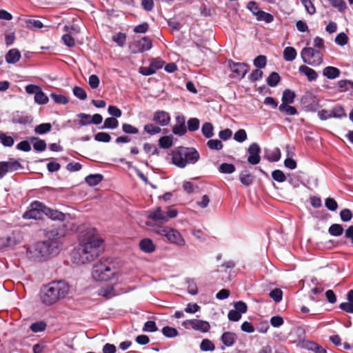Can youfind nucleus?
<instances>
[{
  "label": "nucleus",
  "mask_w": 353,
  "mask_h": 353,
  "mask_svg": "<svg viewBox=\"0 0 353 353\" xmlns=\"http://www.w3.org/2000/svg\"><path fill=\"white\" fill-rule=\"evenodd\" d=\"M249 157L248 161L252 165H256L260 162V152L261 148L259 145L254 143L251 144L248 148Z\"/></svg>",
  "instance_id": "14"
},
{
  "label": "nucleus",
  "mask_w": 353,
  "mask_h": 353,
  "mask_svg": "<svg viewBox=\"0 0 353 353\" xmlns=\"http://www.w3.org/2000/svg\"><path fill=\"white\" fill-rule=\"evenodd\" d=\"M50 97L54 100V101L57 103L66 104L68 103V99L64 95L52 93L50 94Z\"/></svg>",
  "instance_id": "55"
},
{
  "label": "nucleus",
  "mask_w": 353,
  "mask_h": 353,
  "mask_svg": "<svg viewBox=\"0 0 353 353\" xmlns=\"http://www.w3.org/2000/svg\"><path fill=\"white\" fill-rule=\"evenodd\" d=\"M301 3L304 6L305 10L309 14L312 15L316 12V8L310 0H303Z\"/></svg>",
  "instance_id": "57"
},
{
  "label": "nucleus",
  "mask_w": 353,
  "mask_h": 353,
  "mask_svg": "<svg viewBox=\"0 0 353 353\" xmlns=\"http://www.w3.org/2000/svg\"><path fill=\"white\" fill-rule=\"evenodd\" d=\"M94 139L99 142L108 143L111 140V137L107 132H98L95 134Z\"/></svg>",
  "instance_id": "49"
},
{
  "label": "nucleus",
  "mask_w": 353,
  "mask_h": 353,
  "mask_svg": "<svg viewBox=\"0 0 353 353\" xmlns=\"http://www.w3.org/2000/svg\"><path fill=\"white\" fill-rule=\"evenodd\" d=\"M98 295L101 296L107 299L114 297L117 295L114 287L112 285H105L100 288L98 290Z\"/></svg>",
  "instance_id": "17"
},
{
  "label": "nucleus",
  "mask_w": 353,
  "mask_h": 353,
  "mask_svg": "<svg viewBox=\"0 0 353 353\" xmlns=\"http://www.w3.org/2000/svg\"><path fill=\"white\" fill-rule=\"evenodd\" d=\"M21 57V52L17 48L10 50L6 54V61L8 63H16Z\"/></svg>",
  "instance_id": "20"
},
{
  "label": "nucleus",
  "mask_w": 353,
  "mask_h": 353,
  "mask_svg": "<svg viewBox=\"0 0 353 353\" xmlns=\"http://www.w3.org/2000/svg\"><path fill=\"white\" fill-rule=\"evenodd\" d=\"M308 350L313 351L315 353H327L325 349L314 342H308L306 344Z\"/></svg>",
  "instance_id": "35"
},
{
  "label": "nucleus",
  "mask_w": 353,
  "mask_h": 353,
  "mask_svg": "<svg viewBox=\"0 0 353 353\" xmlns=\"http://www.w3.org/2000/svg\"><path fill=\"white\" fill-rule=\"evenodd\" d=\"M280 80L279 74L276 72H273L267 78V83L270 87H275L278 85Z\"/></svg>",
  "instance_id": "32"
},
{
  "label": "nucleus",
  "mask_w": 353,
  "mask_h": 353,
  "mask_svg": "<svg viewBox=\"0 0 353 353\" xmlns=\"http://www.w3.org/2000/svg\"><path fill=\"white\" fill-rule=\"evenodd\" d=\"M21 167L20 163L13 159L0 162V179H2L8 172L16 171Z\"/></svg>",
  "instance_id": "12"
},
{
  "label": "nucleus",
  "mask_w": 353,
  "mask_h": 353,
  "mask_svg": "<svg viewBox=\"0 0 353 353\" xmlns=\"http://www.w3.org/2000/svg\"><path fill=\"white\" fill-rule=\"evenodd\" d=\"M159 145L163 148H169L173 144L172 136H164L159 140Z\"/></svg>",
  "instance_id": "37"
},
{
  "label": "nucleus",
  "mask_w": 353,
  "mask_h": 353,
  "mask_svg": "<svg viewBox=\"0 0 353 353\" xmlns=\"http://www.w3.org/2000/svg\"><path fill=\"white\" fill-rule=\"evenodd\" d=\"M182 325L186 329L191 327L201 332H208L210 329V325L208 321L199 319L185 320L182 323Z\"/></svg>",
  "instance_id": "10"
},
{
  "label": "nucleus",
  "mask_w": 353,
  "mask_h": 353,
  "mask_svg": "<svg viewBox=\"0 0 353 353\" xmlns=\"http://www.w3.org/2000/svg\"><path fill=\"white\" fill-rule=\"evenodd\" d=\"M103 179V176L99 174H90L85 178V182L90 186L99 184Z\"/></svg>",
  "instance_id": "28"
},
{
  "label": "nucleus",
  "mask_w": 353,
  "mask_h": 353,
  "mask_svg": "<svg viewBox=\"0 0 353 353\" xmlns=\"http://www.w3.org/2000/svg\"><path fill=\"white\" fill-rule=\"evenodd\" d=\"M241 183L246 186L251 185L253 183V176L246 172H241L239 176Z\"/></svg>",
  "instance_id": "40"
},
{
  "label": "nucleus",
  "mask_w": 353,
  "mask_h": 353,
  "mask_svg": "<svg viewBox=\"0 0 353 353\" xmlns=\"http://www.w3.org/2000/svg\"><path fill=\"white\" fill-rule=\"evenodd\" d=\"M77 117L80 118L79 124L80 126H84L91 123V116L85 113H80L77 114Z\"/></svg>",
  "instance_id": "53"
},
{
  "label": "nucleus",
  "mask_w": 353,
  "mask_h": 353,
  "mask_svg": "<svg viewBox=\"0 0 353 353\" xmlns=\"http://www.w3.org/2000/svg\"><path fill=\"white\" fill-rule=\"evenodd\" d=\"M332 117L341 119L345 117L346 114L342 106L337 105L331 110Z\"/></svg>",
  "instance_id": "38"
},
{
  "label": "nucleus",
  "mask_w": 353,
  "mask_h": 353,
  "mask_svg": "<svg viewBox=\"0 0 353 353\" xmlns=\"http://www.w3.org/2000/svg\"><path fill=\"white\" fill-rule=\"evenodd\" d=\"M200 306L196 303H189L187 304L185 312L190 314H194L200 310Z\"/></svg>",
  "instance_id": "63"
},
{
  "label": "nucleus",
  "mask_w": 353,
  "mask_h": 353,
  "mask_svg": "<svg viewBox=\"0 0 353 353\" xmlns=\"http://www.w3.org/2000/svg\"><path fill=\"white\" fill-rule=\"evenodd\" d=\"M301 57L303 61L312 66H319L323 63V57L322 53L313 48H304L301 52Z\"/></svg>",
  "instance_id": "8"
},
{
  "label": "nucleus",
  "mask_w": 353,
  "mask_h": 353,
  "mask_svg": "<svg viewBox=\"0 0 353 353\" xmlns=\"http://www.w3.org/2000/svg\"><path fill=\"white\" fill-rule=\"evenodd\" d=\"M214 127L211 123H205L201 128L202 133L206 138H211L214 135Z\"/></svg>",
  "instance_id": "33"
},
{
  "label": "nucleus",
  "mask_w": 353,
  "mask_h": 353,
  "mask_svg": "<svg viewBox=\"0 0 353 353\" xmlns=\"http://www.w3.org/2000/svg\"><path fill=\"white\" fill-rule=\"evenodd\" d=\"M21 238L19 234L14 232L7 236V241H8L9 246L19 244L21 242Z\"/></svg>",
  "instance_id": "46"
},
{
  "label": "nucleus",
  "mask_w": 353,
  "mask_h": 353,
  "mask_svg": "<svg viewBox=\"0 0 353 353\" xmlns=\"http://www.w3.org/2000/svg\"><path fill=\"white\" fill-rule=\"evenodd\" d=\"M145 224L152 227L156 234L165 237L168 243L178 247H184L186 245L184 237L176 229L154 224L151 221H147Z\"/></svg>",
  "instance_id": "4"
},
{
  "label": "nucleus",
  "mask_w": 353,
  "mask_h": 353,
  "mask_svg": "<svg viewBox=\"0 0 353 353\" xmlns=\"http://www.w3.org/2000/svg\"><path fill=\"white\" fill-rule=\"evenodd\" d=\"M283 54V59L286 61H292L297 56L296 50L293 47H286L284 49Z\"/></svg>",
  "instance_id": "25"
},
{
  "label": "nucleus",
  "mask_w": 353,
  "mask_h": 353,
  "mask_svg": "<svg viewBox=\"0 0 353 353\" xmlns=\"http://www.w3.org/2000/svg\"><path fill=\"white\" fill-rule=\"evenodd\" d=\"M48 101L49 99L48 96L42 91L41 88H40V90H39V92L36 93V95L34 96L35 103L40 105H44L48 103Z\"/></svg>",
  "instance_id": "31"
},
{
  "label": "nucleus",
  "mask_w": 353,
  "mask_h": 353,
  "mask_svg": "<svg viewBox=\"0 0 353 353\" xmlns=\"http://www.w3.org/2000/svg\"><path fill=\"white\" fill-rule=\"evenodd\" d=\"M208 147L211 150H220L223 148V143L218 139H210L207 142Z\"/></svg>",
  "instance_id": "42"
},
{
  "label": "nucleus",
  "mask_w": 353,
  "mask_h": 353,
  "mask_svg": "<svg viewBox=\"0 0 353 353\" xmlns=\"http://www.w3.org/2000/svg\"><path fill=\"white\" fill-rule=\"evenodd\" d=\"M144 130L151 134H157L161 132V128L159 126H157L152 123H148L144 126Z\"/></svg>",
  "instance_id": "51"
},
{
  "label": "nucleus",
  "mask_w": 353,
  "mask_h": 353,
  "mask_svg": "<svg viewBox=\"0 0 353 353\" xmlns=\"http://www.w3.org/2000/svg\"><path fill=\"white\" fill-rule=\"evenodd\" d=\"M64 235L63 232H59L57 230H51L48 233V240L37 242L27 248V257L31 261L41 262L57 254L61 249L59 239Z\"/></svg>",
  "instance_id": "1"
},
{
  "label": "nucleus",
  "mask_w": 353,
  "mask_h": 353,
  "mask_svg": "<svg viewBox=\"0 0 353 353\" xmlns=\"http://www.w3.org/2000/svg\"><path fill=\"white\" fill-rule=\"evenodd\" d=\"M70 291V287L65 281L51 282L41 289V301L46 305H52L65 299Z\"/></svg>",
  "instance_id": "3"
},
{
  "label": "nucleus",
  "mask_w": 353,
  "mask_h": 353,
  "mask_svg": "<svg viewBox=\"0 0 353 353\" xmlns=\"http://www.w3.org/2000/svg\"><path fill=\"white\" fill-rule=\"evenodd\" d=\"M103 240L94 234V230H90L83 235L79 246L72 255L74 263L85 264L99 256Z\"/></svg>",
  "instance_id": "2"
},
{
  "label": "nucleus",
  "mask_w": 353,
  "mask_h": 353,
  "mask_svg": "<svg viewBox=\"0 0 353 353\" xmlns=\"http://www.w3.org/2000/svg\"><path fill=\"white\" fill-rule=\"evenodd\" d=\"M229 66L232 72L239 78H243L249 70V66L244 63L229 62Z\"/></svg>",
  "instance_id": "13"
},
{
  "label": "nucleus",
  "mask_w": 353,
  "mask_h": 353,
  "mask_svg": "<svg viewBox=\"0 0 353 353\" xmlns=\"http://www.w3.org/2000/svg\"><path fill=\"white\" fill-rule=\"evenodd\" d=\"M0 142L5 147H12L14 145V141L11 136L0 132Z\"/></svg>",
  "instance_id": "30"
},
{
  "label": "nucleus",
  "mask_w": 353,
  "mask_h": 353,
  "mask_svg": "<svg viewBox=\"0 0 353 353\" xmlns=\"http://www.w3.org/2000/svg\"><path fill=\"white\" fill-rule=\"evenodd\" d=\"M119 122L116 118L109 117L105 119L102 128L115 129L118 127Z\"/></svg>",
  "instance_id": "41"
},
{
  "label": "nucleus",
  "mask_w": 353,
  "mask_h": 353,
  "mask_svg": "<svg viewBox=\"0 0 353 353\" xmlns=\"http://www.w3.org/2000/svg\"><path fill=\"white\" fill-rule=\"evenodd\" d=\"M325 205L331 211H335L338 208L336 201L332 198H327L325 201Z\"/></svg>",
  "instance_id": "61"
},
{
  "label": "nucleus",
  "mask_w": 353,
  "mask_h": 353,
  "mask_svg": "<svg viewBox=\"0 0 353 353\" xmlns=\"http://www.w3.org/2000/svg\"><path fill=\"white\" fill-rule=\"evenodd\" d=\"M339 69L333 66H327L323 70V75L330 79H334L339 77Z\"/></svg>",
  "instance_id": "23"
},
{
  "label": "nucleus",
  "mask_w": 353,
  "mask_h": 353,
  "mask_svg": "<svg viewBox=\"0 0 353 353\" xmlns=\"http://www.w3.org/2000/svg\"><path fill=\"white\" fill-rule=\"evenodd\" d=\"M347 302L342 303L339 305V308L342 310L353 314V290L347 293Z\"/></svg>",
  "instance_id": "21"
},
{
  "label": "nucleus",
  "mask_w": 353,
  "mask_h": 353,
  "mask_svg": "<svg viewBox=\"0 0 353 353\" xmlns=\"http://www.w3.org/2000/svg\"><path fill=\"white\" fill-rule=\"evenodd\" d=\"M152 47V43L150 39L143 37L139 40L135 41L130 46L132 53L137 54L150 50Z\"/></svg>",
  "instance_id": "11"
},
{
  "label": "nucleus",
  "mask_w": 353,
  "mask_h": 353,
  "mask_svg": "<svg viewBox=\"0 0 353 353\" xmlns=\"http://www.w3.org/2000/svg\"><path fill=\"white\" fill-rule=\"evenodd\" d=\"M178 211L172 208H168L166 210H162L160 207L154 208L146 212L148 219L159 223H166L170 219L175 218Z\"/></svg>",
  "instance_id": "7"
},
{
  "label": "nucleus",
  "mask_w": 353,
  "mask_h": 353,
  "mask_svg": "<svg viewBox=\"0 0 353 353\" xmlns=\"http://www.w3.org/2000/svg\"><path fill=\"white\" fill-rule=\"evenodd\" d=\"M294 99L295 93L289 89H286L283 93L281 104H291L294 103Z\"/></svg>",
  "instance_id": "26"
},
{
  "label": "nucleus",
  "mask_w": 353,
  "mask_h": 353,
  "mask_svg": "<svg viewBox=\"0 0 353 353\" xmlns=\"http://www.w3.org/2000/svg\"><path fill=\"white\" fill-rule=\"evenodd\" d=\"M236 339L237 336L236 334L231 332H225L221 336V341L223 343L228 347L232 346L235 343Z\"/></svg>",
  "instance_id": "22"
},
{
  "label": "nucleus",
  "mask_w": 353,
  "mask_h": 353,
  "mask_svg": "<svg viewBox=\"0 0 353 353\" xmlns=\"http://www.w3.org/2000/svg\"><path fill=\"white\" fill-rule=\"evenodd\" d=\"M267 63L266 57L264 55H259L254 59V65L257 68H263Z\"/></svg>",
  "instance_id": "43"
},
{
  "label": "nucleus",
  "mask_w": 353,
  "mask_h": 353,
  "mask_svg": "<svg viewBox=\"0 0 353 353\" xmlns=\"http://www.w3.org/2000/svg\"><path fill=\"white\" fill-rule=\"evenodd\" d=\"M73 94L81 100H85L87 98V94L85 90L79 86H75L73 88Z\"/></svg>",
  "instance_id": "50"
},
{
  "label": "nucleus",
  "mask_w": 353,
  "mask_h": 353,
  "mask_svg": "<svg viewBox=\"0 0 353 353\" xmlns=\"http://www.w3.org/2000/svg\"><path fill=\"white\" fill-rule=\"evenodd\" d=\"M153 121L161 126H165L170 121V116L167 112L159 110L154 114Z\"/></svg>",
  "instance_id": "15"
},
{
  "label": "nucleus",
  "mask_w": 353,
  "mask_h": 353,
  "mask_svg": "<svg viewBox=\"0 0 353 353\" xmlns=\"http://www.w3.org/2000/svg\"><path fill=\"white\" fill-rule=\"evenodd\" d=\"M200 347L203 351H212L215 346L210 340L205 339L201 341Z\"/></svg>",
  "instance_id": "45"
},
{
  "label": "nucleus",
  "mask_w": 353,
  "mask_h": 353,
  "mask_svg": "<svg viewBox=\"0 0 353 353\" xmlns=\"http://www.w3.org/2000/svg\"><path fill=\"white\" fill-rule=\"evenodd\" d=\"M272 176L274 180L279 183H283L286 180L285 174L280 170H274L272 172Z\"/></svg>",
  "instance_id": "47"
},
{
  "label": "nucleus",
  "mask_w": 353,
  "mask_h": 353,
  "mask_svg": "<svg viewBox=\"0 0 353 353\" xmlns=\"http://www.w3.org/2000/svg\"><path fill=\"white\" fill-rule=\"evenodd\" d=\"M256 18L258 21H263L266 23H271L274 20V17L271 14L260 10Z\"/></svg>",
  "instance_id": "39"
},
{
  "label": "nucleus",
  "mask_w": 353,
  "mask_h": 353,
  "mask_svg": "<svg viewBox=\"0 0 353 353\" xmlns=\"http://www.w3.org/2000/svg\"><path fill=\"white\" fill-rule=\"evenodd\" d=\"M162 333L165 336L169 338L175 337L178 335V331L176 330V329L169 326H165L163 327Z\"/></svg>",
  "instance_id": "44"
},
{
  "label": "nucleus",
  "mask_w": 353,
  "mask_h": 353,
  "mask_svg": "<svg viewBox=\"0 0 353 353\" xmlns=\"http://www.w3.org/2000/svg\"><path fill=\"white\" fill-rule=\"evenodd\" d=\"M126 39V35L124 33L119 32L112 37V40L116 42L119 46H123Z\"/></svg>",
  "instance_id": "64"
},
{
  "label": "nucleus",
  "mask_w": 353,
  "mask_h": 353,
  "mask_svg": "<svg viewBox=\"0 0 353 353\" xmlns=\"http://www.w3.org/2000/svg\"><path fill=\"white\" fill-rule=\"evenodd\" d=\"M329 233L334 236H339L343 232V228L340 224H332L328 229Z\"/></svg>",
  "instance_id": "36"
},
{
  "label": "nucleus",
  "mask_w": 353,
  "mask_h": 353,
  "mask_svg": "<svg viewBox=\"0 0 353 353\" xmlns=\"http://www.w3.org/2000/svg\"><path fill=\"white\" fill-rule=\"evenodd\" d=\"M341 219L344 222L350 221L352 218V213L349 209H343L340 212Z\"/></svg>",
  "instance_id": "62"
},
{
  "label": "nucleus",
  "mask_w": 353,
  "mask_h": 353,
  "mask_svg": "<svg viewBox=\"0 0 353 353\" xmlns=\"http://www.w3.org/2000/svg\"><path fill=\"white\" fill-rule=\"evenodd\" d=\"M234 139L239 143L245 141L247 139V133L245 130L243 129L237 130L234 134Z\"/></svg>",
  "instance_id": "54"
},
{
  "label": "nucleus",
  "mask_w": 353,
  "mask_h": 353,
  "mask_svg": "<svg viewBox=\"0 0 353 353\" xmlns=\"http://www.w3.org/2000/svg\"><path fill=\"white\" fill-rule=\"evenodd\" d=\"M31 141H36L33 144V148L34 150L38 152H43L46 149V143L44 140L40 139L37 137H32L30 138Z\"/></svg>",
  "instance_id": "27"
},
{
  "label": "nucleus",
  "mask_w": 353,
  "mask_h": 353,
  "mask_svg": "<svg viewBox=\"0 0 353 353\" xmlns=\"http://www.w3.org/2000/svg\"><path fill=\"white\" fill-rule=\"evenodd\" d=\"M199 159V152L193 148H180L172 152V163L180 168H185L187 164H194Z\"/></svg>",
  "instance_id": "5"
},
{
  "label": "nucleus",
  "mask_w": 353,
  "mask_h": 353,
  "mask_svg": "<svg viewBox=\"0 0 353 353\" xmlns=\"http://www.w3.org/2000/svg\"><path fill=\"white\" fill-rule=\"evenodd\" d=\"M52 125L49 123H43L34 128V132L37 134H43L51 130Z\"/></svg>",
  "instance_id": "29"
},
{
  "label": "nucleus",
  "mask_w": 353,
  "mask_h": 353,
  "mask_svg": "<svg viewBox=\"0 0 353 353\" xmlns=\"http://www.w3.org/2000/svg\"><path fill=\"white\" fill-rule=\"evenodd\" d=\"M140 249L145 253H152L154 252L156 246L153 241L148 238L143 239L139 242Z\"/></svg>",
  "instance_id": "19"
},
{
  "label": "nucleus",
  "mask_w": 353,
  "mask_h": 353,
  "mask_svg": "<svg viewBox=\"0 0 353 353\" xmlns=\"http://www.w3.org/2000/svg\"><path fill=\"white\" fill-rule=\"evenodd\" d=\"M120 275L119 271L111 263L97 262L93 265L92 276L97 281H108L117 279Z\"/></svg>",
  "instance_id": "6"
},
{
  "label": "nucleus",
  "mask_w": 353,
  "mask_h": 353,
  "mask_svg": "<svg viewBox=\"0 0 353 353\" xmlns=\"http://www.w3.org/2000/svg\"><path fill=\"white\" fill-rule=\"evenodd\" d=\"M279 110L281 112L285 113L287 115H296L298 113L296 109L294 107L290 105V104H281L279 106Z\"/></svg>",
  "instance_id": "34"
},
{
  "label": "nucleus",
  "mask_w": 353,
  "mask_h": 353,
  "mask_svg": "<svg viewBox=\"0 0 353 353\" xmlns=\"http://www.w3.org/2000/svg\"><path fill=\"white\" fill-rule=\"evenodd\" d=\"M335 43L339 46H343L347 44L348 41L347 36L344 33H339L335 38Z\"/></svg>",
  "instance_id": "59"
},
{
  "label": "nucleus",
  "mask_w": 353,
  "mask_h": 353,
  "mask_svg": "<svg viewBox=\"0 0 353 353\" xmlns=\"http://www.w3.org/2000/svg\"><path fill=\"white\" fill-rule=\"evenodd\" d=\"M270 296L276 303L280 302L283 298V292L279 288L272 290L270 292Z\"/></svg>",
  "instance_id": "48"
},
{
  "label": "nucleus",
  "mask_w": 353,
  "mask_h": 353,
  "mask_svg": "<svg viewBox=\"0 0 353 353\" xmlns=\"http://www.w3.org/2000/svg\"><path fill=\"white\" fill-rule=\"evenodd\" d=\"M300 73L306 76L309 81H315L318 78V73L312 68L305 65H301L299 68Z\"/></svg>",
  "instance_id": "18"
},
{
  "label": "nucleus",
  "mask_w": 353,
  "mask_h": 353,
  "mask_svg": "<svg viewBox=\"0 0 353 353\" xmlns=\"http://www.w3.org/2000/svg\"><path fill=\"white\" fill-rule=\"evenodd\" d=\"M45 205L37 201L31 203L29 209L23 214L25 219H39L44 214Z\"/></svg>",
  "instance_id": "9"
},
{
  "label": "nucleus",
  "mask_w": 353,
  "mask_h": 353,
  "mask_svg": "<svg viewBox=\"0 0 353 353\" xmlns=\"http://www.w3.org/2000/svg\"><path fill=\"white\" fill-rule=\"evenodd\" d=\"M188 130L191 132L196 131L199 127V120L196 118H192L188 121Z\"/></svg>",
  "instance_id": "60"
},
{
  "label": "nucleus",
  "mask_w": 353,
  "mask_h": 353,
  "mask_svg": "<svg viewBox=\"0 0 353 353\" xmlns=\"http://www.w3.org/2000/svg\"><path fill=\"white\" fill-rule=\"evenodd\" d=\"M44 214L52 220H63L65 214L58 210H52L45 205Z\"/></svg>",
  "instance_id": "24"
},
{
  "label": "nucleus",
  "mask_w": 353,
  "mask_h": 353,
  "mask_svg": "<svg viewBox=\"0 0 353 353\" xmlns=\"http://www.w3.org/2000/svg\"><path fill=\"white\" fill-rule=\"evenodd\" d=\"M46 327V324L43 321L34 323L30 325V329L33 332H39L43 331Z\"/></svg>",
  "instance_id": "58"
},
{
  "label": "nucleus",
  "mask_w": 353,
  "mask_h": 353,
  "mask_svg": "<svg viewBox=\"0 0 353 353\" xmlns=\"http://www.w3.org/2000/svg\"><path fill=\"white\" fill-rule=\"evenodd\" d=\"M219 170L222 173L231 174L235 171V167L230 163H222L219 167Z\"/></svg>",
  "instance_id": "56"
},
{
  "label": "nucleus",
  "mask_w": 353,
  "mask_h": 353,
  "mask_svg": "<svg viewBox=\"0 0 353 353\" xmlns=\"http://www.w3.org/2000/svg\"><path fill=\"white\" fill-rule=\"evenodd\" d=\"M64 30L66 32V33L62 36L63 42L68 47H74L76 43L75 39L72 36L74 28L72 26H64Z\"/></svg>",
  "instance_id": "16"
},
{
  "label": "nucleus",
  "mask_w": 353,
  "mask_h": 353,
  "mask_svg": "<svg viewBox=\"0 0 353 353\" xmlns=\"http://www.w3.org/2000/svg\"><path fill=\"white\" fill-rule=\"evenodd\" d=\"M186 283L188 292L192 295H196L198 293L196 282L193 279H188L186 280Z\"/></svg>",
  "instance_id": "52"
}]
</instances>
